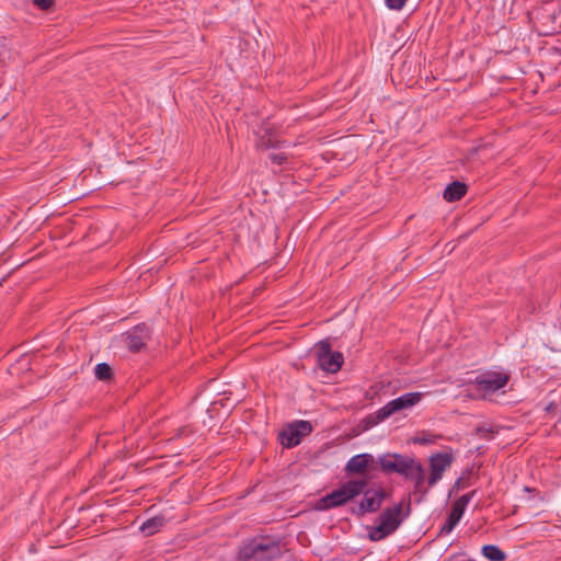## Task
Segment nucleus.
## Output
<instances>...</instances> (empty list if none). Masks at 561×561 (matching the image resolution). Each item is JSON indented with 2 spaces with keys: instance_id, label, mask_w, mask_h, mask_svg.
<instances>
[{
  "instance_id": "nucleus-1",
  "label": "nucleus",
  "mask_w": 561,
  "mask_h": 561,
  "mask_svg": "<svg viewBox=\"0 0 561 561\" xmlns=\"http://www.w3.org/2000/svg\"><path fill=\"white\" fill-rule=\"evenodd\" d=\"M379 465L383 471L397 472L407 479L413 480L415 490L423 494L426 493V490L423 489L425 480L424 469L413 458L403 457L399 454L383 455L379 457Z\"/></svg>"
},
{
  "instance_id": "nucleus-2",
  "label": "nucleus",
  "mask_w": 561,
  "mask_h": 561,
  "mask_svg": "<svg viewBox=\"0 0 561 561\" xmlns=\"http://www.w3.org/2000/svg\"><path fill=\"white\" fill-rule=\"evenodd\" d=\"M510 380V376L503 371L488 370L478 375L468 382L470 396L485 398L495 391L504 388Z\"/></svg>"
},
{
  "instance_id": "nucleus-3",
  "label": "nucleus",
  "mask_w": 561,
  "mask_h": 561,
  "mask_svg": "<svg viewBox=\"0 0 561 561\" xmlns=\"http://www.w3.org/2000/svg\"><path fill=\"white\" fill-rule=\"evenodd\" d=\"M367 485L366 480H350L337 490L321 497L317 504L318 510H330L341 506L362 494Z\"/></svg>"
},
{
  "instance_id": "nucleus-4",
  "label": "nucleus",
  "mask_w": 561,
  "mask_h": 561,
  "mask_svg": "<svg viewBox=\"0 0 561 561\" xmlns=\"http://www.w3.org/2000/svg\"><path fill=\"white\" fill-rule=\"evenodd\" d=\"M280 553L276 542L266 539H255L242 547L238 561H272Z\"/></svg>"
},
{
  "instance_id": "nucleus-5",
  "label": "nucleus",
  "mask_w": 561,
  "mask_h": 561,
  "mask_svg": "<svg viewBox=\"0 0 561 561\" xmlns=\"http://www.w3.org/2000/svg\"><path fill=\"white\" fill-rule=\"evenodd\" d=\"M422 398L423 393L421 392L404 393L397 399L389 401L382 408L378 409L373 415L368 417V421L371 425H376L396 413L413 408L422 400Z\"/></svg>"
},
{
  "instance_id": "nucleus-6",
  "label": "nucleus",
  "mask_w": 561,
  "mask_h": 561,
  "mask_svg": "<svg viewBox=\"0 0 561 561\" xmlns=\"http://www.w3.org/2000/svg\"><path fill=\"white\" fill-rule=\"evenodd\" d=\"M402 505L397 504L392 508L386 510L379 517L380 523L369 533V538L379 541L392 534L401 524Z\"/></svg>"
},
{
  "instance_id": "nucleus-7",
  "label": "nucleus",
  "mask_w": 561,
  "mask_h": 561,
  "mask_svg": "<svg viewBox=\"0 0 561 561\" xmlns=\"http://www.w3.org/2000/svg\"><path fill=\"white\" fill-rule=\"evenodd\" d=\"M314 354L318 366L327 373L334 374L339 371L344 362L342 353L332 352L331 345L327 341H320L316 344Z\"/></svg>"
},
{
  "instance_id": "nucleus-8",
  "label": "nucleus",
  "mask_w": 561,
  "mask_h": 561,
  "mask_svg": "<svg viewBox=\"0 0 561 561\" xmlns=\"http://www.w3.org/2000/svg\"><path fill=\"white\" fill-rule=\"evenodd\" d=\"M312 432V425L308 421H296L285 428L279 437L283 446L290 448L298 445L304 436Z\"/></svg>"
},
{
  "instance_id": "nucleus-9",
  "label": "nucleus",
  "mask_w": 561,
  "mask_h": 561,
  "mask_svg": "<svg viewBox=\"0 0 561 561\" xmlns=\"http://www.w3.org/2000/svg\"><path fill=\"white\" fill-rule=\"evenodd\" d=\"M428 486H434L442 478L444 472L451 466L454 456L449 453H437L430 457Z\"/></svg>"
},
{
  "instance_id": "nucleus-10",
  "label": "nucleus",
  "mask_w": 561,
  "mask_h": 561,
  "mask_svg": "<svg viewBox=\"0 0 561 561\" xmlns=\"http://www.w3.org/2000/svg\"><path fill=\"white\" fill-rule=\"evenodd\" d=\"M362 493H364L363 500L359 502L357 507L353 508V512L357 515L376 512L386 499V492L380 488L366 491L364 490Z\"/></svg>"
},
{
  "instance_id": "nucleus-11",
  "label": "nucleus",
  "mask_w": 561,
  "mask_h": 561,
  "mask_svg": "<svg viewBox=\"0 0 561 561\" xmlns=\"http://www.w3.org/2000/svg\"><path fill=\"white\" fill-rule=\"evenodd\" d=\"M148 339V328L145 324H139L124 335V343L128 350L137 352L146 344Z\"/></svg>"
},
{
  "instance_id": "nucleus-12",
  "label": "nucleus",
  "mask_w": 561,
  "mask_h": 561,
  "mask_svg": "<svg viewBox=\"0 0 561 561\" xmlns=\"http://www.w3.org/2000/svg\"><path fill=\"white\" fill-rule=\"evenodd\" d=\"M373 459L374 458L370 454L356 455L346 462L345 472L348 474L363 473Z\"/></svg>"
},
{
  "instance_id": "nucleus-13",
  "label": "nucleus",
  "mask_w": 561,
  "mask_h": 561,
  "mask_svg": "<svg viewBox=\"0 0 561 561\" xmlns=\"http://www.w3.org/2000/svg\"><path fill=\"white\" fill-rule=\"evenodd\" d=\"M466 192L467 185L462 182L455 181L445 188L443 196L447 202H456L465 196Z\"/></svg>"
},
{
  "instance_id": "nucleus-14",
  "label": "nucleus",
  "mask_w": 561,
  "mask_h": 561,
  "mask_svg": "<svg viewBox=\"0 0 561 561\" xmlns=\"http://www.w3.org/2000/svg\"><path fill=\"white\" fill-rule=\"evenodd\" d=\"M463 515V512L460 508H457L453 505L451 511L447 517L446 523L440 528V534H449L453 531L455 526L459 523Z\"/></svg>"
},
{
  "instance_id": "nucleus-15",
  "label": "nucleus",
  "mask_w": 561,
  "mask_h": 561,
  "mask_svg": "<svg viewBox=\"0 0 561 561\" xmlns=\"http://www.w3.org/2000/svg\"><path fill=\"white\" fill-rule=\"evenodd\" d=\"M482 554L490 561H503L505 559V553L494 545L483 546Z\"/></svg>"
},
{
  "instance_id": "nucleus-16",
  "label": "nucleus",
  "mask_w": 561,
  "mask_h": 561,
  "mask_svg": "<svg viewBox=\"0 0 561 561\" xmlns=\"http://www.w3.org/2000/svg\"><path fill=\"white\" fill-rule=\"evenodd\" d=\"M164 519L162 517H153L148 520H146L141 526L140 529L146 535H153L156 531H158L163 526Z\"/></svg>"
},
{
  "instance_id": "nucleus-17",
  "label": "nucleus",
  "mask_w": 561,
  "mask_h": 561,
  "mask_svg": "<svg viewBox=\"0 0 561 561\" xmlns=\"http://www.w3.org/2000/svg\"><path fill=\"white\" fill-rule=\"evenodd\" d=\"M95 376L100 380H106L111 377L112 368L106 363H100L95 366Z\"/></svg>"
},
{
  "instance_id": "nucleus-18",
  "label": "nucleus",
  "mask_w": 561,
  "mask_h": 561,
  "mask_svg": "<svg viewBox=\"0 0 561 561\" xmlns=\"http://www.w3.org/2000/svg\"><path fill=\"white\" fill-rule=\"evenodd\" d=\"M472 496H473V492L472 493H466L463 495H461L455 503H454V506H456L457 508H460V511H462L465 513L468 504L470 503V501L472 500Z\"/></svg>"
},
{
  "instance_id": "nucleus-19",
  "label": "nucleus",
  "mask_w": 561,
  "mask_h": 561,
  "mask_svg": "<svg viewBox=\"0 0 561 561\" xmlns=\"http://www.w3.org/2000/svg\"><path fill=\"white\" fill-rule=\"evenodd\" d=\"M407 1L408 0H385V3L390 10L399 11L405 5Z\"/></svg>"
},
{
  "instance_id": "nucleus-20",
  "label": "nucleus",
  "mask_w": 561,
  "mask_h": 561,
  "mask_svg": "<svg viewBox=\"0 0 561 561\" xmlns=\"http://www.w3.org/2000/svg\"><path fill=\"white\" fill-rule=\"evenodd\" d=\"M33 3L42 10H48L53 7L54 0H33Z\"/></svg>"
},
{
  "instance_id": "nucleus-21",
  "label": "nucleus",
  "mask_w": 561,
  "mask_h": 561,
  "mask_svg": "<svg viewBox=\"0 0 561 561\" xmlns=\"http://www.w3.org/2000/svg\"><path fill=\"white\" fill-rule=\"evenodd\" d=\"M270 159L273 163L280 165L287 161V156L284 153H272L270 156Z\"/></svg>"
},
{
  "instance_id": "nucleus-22",
  "label": "nucleus",
  "mask_w": 561,
  "mask_h": 561,
  "mask_svg": "<svg viewBox=\"0 0 561 561\" xmlns=\"http://www.w3.org/2000/svg\"><path fill=\"white\" fill-rule=\"evenodd\" d=\"M433 442H434L433 437L427 435V434H423V435L416 436L414 438V443H417V444H421V445L431 444Z\"/></svg>"
},
{
  "instance_id": "nucleus-23",
  "label": "nucleus",
  "mask_w": 561,
  "mask_h": 561,
  "mask_svg": "<svg viewBox=\"0 0 561 561\" xmlns=\"http://www.w3.org/2000/svg\"><path fill=\"white\" fill-rule=\"evenodd\" d=\"M477 433L483 437V438H486L491 433H492V430L490 427H486V426H479L477 428Z\"/></svg>"
},
{
  "instance_id": "nucleus-24",
  "label": "nucleus",
  "mask_w": 561,
  "mask_h": 561,
  "mask_svg": "<svg viewBox=\"0 0 561 561\" xmlns=\"http://www.w3.org/2000/svg\"><path fill=\"white\" fill-rule=\"evenodd\" d=\"M262 146L266 147V148H270V147H274L275 144L272 141L271 138H268L267 140L264 139V137L262 138Z\"/></svg>"
}]
</instances>
